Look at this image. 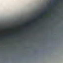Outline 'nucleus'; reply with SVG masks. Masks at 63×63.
Here are the masks:
<instances>
[{"mask_svg":"<svg viewBox=\"0 0 63 63\" xmlns=\"http://www.w3.org/2000/svg\"><path fill=\"white\" fill-rule=\"evenodd\" d=\"M50 13H51V12H50Z\"/></svg>","mask_w":63,"mask_h":63,"instance_id":"obj_1","label":"nucleus"}]
</instances>
